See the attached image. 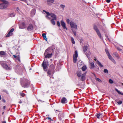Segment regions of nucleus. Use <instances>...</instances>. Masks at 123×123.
Here are the masks:
<instances>
[{"label":"nucleus","mask_w":123,"mask_h":123,"mask_svg":"<svg viewBox=\"0 0 123 123\" xmlns=\"http://www.w3.org/2000/svg\"><path fill=\"white\" fill-rule=\"evenodd\" d=\"M3 3L0 4V9H4L6 8L9 4L8 2L5 0H1Z\"/></svg>","instance_id":"nucleus-1"},{"label":"nucleus","mask_w":123,"mask_h":123,"mask_svg":"<svg viewBox=\"0 0 123 123\" xmlns=\"http://www.w3.org/2000/svg\"><path fill=\"white\" fill-rule=\"evenodd\" d=\"M86 72H85L83 74H82V72L81 71H78L77 74L78 76L79 77H80L81 76V80L82 81L85 80V76L86 74Z\"/></svg>","instance_id":"nucleus-2"},{"label":"nucleus","mask_w":123,"mask_h":123,"mask_svg":"<svg viewBox=\"0 0 123 123\" xmlns=\"http://www.w3.org/2000/svg\"><path fill=\"white\" fill-rule=\"evenodd\" d=\"M0 64L2 67L5 69L6 70H10L11 68L8 66L3 61H0Z\"/></svg>","instance_id":"nucleus-3"},{"label":"nucleus","mask_w":123,"mask_h":123,"mask_svg":"<svg viewBox=\"0 0 123 123\" xmlns=\"http://www.w3.org/2000/svg\"><path fill=\"white\" fill-rule=\"evenodd\" d=\"M42 65L43 69L45 70V69L48 66V62L47 61L44 60L43 62Z\"/></svg>","instance_id":"nucleus-4"},{"label":"nucleus","mask_w":123,"mask_h":123,"mask_svg":"<svg viewBox=\"0 0 123 123\" xmlns=\"http://www.w3.org/2000/svg\"><path fill=\"white\" fill-rule=\"evenodd\" d=\"M78 54L77 51L76 50L75 51L74 54L73 56L74 62V63H75L77 61V58L78 56Z\"/></svg>","instance_id":"nucleus-5"},{"label":"nucleus","mask_w":123,"mask_h":123,"mask_svg":"<svg viewBox=\"0 0 123 123\" xmlns=\"http://www.w3.org/2000/svg\"><path fill=\"white\" fill-rule=\"evenodd\" d=\"M24 70L26 72H28L29 70H31V68H29V66L26 63H25L24 65Z\"/></svg>","instance_id":"nucleus-6"},{"label":"nucleus","mask_w":123,"mask_h":123,"mask_svg":"<svg viewBox=\"0 0 123 123\" xmlns=\"http://www.w3.org/2000/svg\"><path fill=\"white\" fill-rule=\"evenodd\" d=\"M94 29L96 32L98 36L101 38V34L97 27L96 26H94Z\"/></svg>","instance_id":"nucleus-7"},{"label":"nucleus","mask_w":123,"mask_h":123,"mask_svg":"<svg viewBox=\"0 0 123 123\" xmlns=\"http://www.w3.org/2000/svg\"><path fill=\"white\" fill-rule=\"evenodd\" d=\"M70 24L71 28H74L76 29H77V26L72 21L70 23Z\"/></svg>","instance_id":"nucleus-8"},{"label":"nucleus","mask_w":123,"mask_h":123,"mask_svg":"<svg viewBox=\"0 0 123 123\" xmlns=\"http://www.w3.org/2000/svg\"><path fill=\"white\" fill-rule=\"evenodd\" d=\"M87 46H85L83 47V52L85 53L87 56L88 58V55L87 54H86V51H87Z\"/></svg>","instance_id":"nucleus-9"},{"label":"nucleus","mask_w":123,"mask_h":123,"mask_svg":"<svg viewBox=\"0 0 123 123\" xmlns=\"http://www.w3.org/2000/svg\"><path fill=\"white\" fill-rule=\"evenodd\" d=\"M108 56L109 58V59L111 60L114 63H115L116 62L112 57L110 55V54L109 52H108Z\"/></svg>","instance_id":"nucleus-10"},{"label":"nucleus","mask_w":123,"mask_h":123,"mask_svg":"<svg viewBox=\"0 0 123 123\" xmlns=\"http://www.w3.org/2000/svg\"><path fill=\"white\" fill-rule=\"evenodd\" d=\"M33 26L32 25H30L28 26L27 29L28 31H31L33 30Z\"/></svg>","instance_id":"nucleus-11"},{"label":"nucleus","mask_w":123,"mask_h":123,"mask_svg":"<svg viewBox=\"0 0 123 123\" xmlns=\"http://www.w3.org/2000/svg\"><path fill=\"white\" fill-rule=\"evenodd\" d=\"M61 24L64 29H66L67 30V28L66 26V25L64 22L62 20L61 22Z\"/></svg>","instance_id":"nucleus-12"},{"label":"nucleus","mask_w":123,"mask_h":123,"mask_svg":"<svg viewBox=\"0 0 123 123\" xmlns=\"http://www.w3.org/2000/svg\"><path fill=\"white\" fill-rule=\"evenodd\" d=\"M50 16L53 18L52 19L55 20L56 19V16L53 13H51V14Z\"/></svg>","instance_id":"nucleus-13"},{"label":"nucleus","mask_w":123,"mask_h":123,"mask_svg":"<svg viewBox=\"0 0 123 123\" xmlns=\"http://www.w3.org/2000/svg\"><path fill=\"white\" fill-rule=\"evenodd\" d=\"M90 68L91 69L93 68L94 67V63L93 62H91L90 63Z\"/></svg>","instance_id":"nucleus-14"},{"label":"nucleus","mask_w":123,"mask_h":123,"mask_svg":"<svg viewBox=\"0 0 123 123\" xmlns=\"http://www.w3.org/2000/svg\"><path fill=\"white\" fill-rule=\"evenodd\" d=\"M36 10L35 9H33L31 11V14L33 16L35 14Z\"/></svg>","instance_id":"nucleus-15"},{"label":"nucleus","mask_w":123,"mask_h":123,"mask_svg":"<svg viewBox=\"0 0 123 123\" xmlns=\"http://www.w3.org/2000/svg\"><path fill=\"white\" fill-rule=\"evenodd\" d=\"M24 86L25 87H26L28 85L29 82L28 80H25L24 81Z\"/></svg>","instance_id":"nucleus-16"},{"label":"nucleus","mask_w":123,"mask_h":123,"mask_svg":"<svg viewBox=\"0 0 123 123\" xmlns=\"http://www.w3.org/2000/svg\"><path fill=\"white\" fill-rule=\"evenodd\" d=\"M6 54V53L4 51H0V55L1 57H2V55H5Z\"/></svg>","instance_id":"nucleus-17"},{"label":"nucleus","mask_w":123,"mask_h":123,"mask_svg":"<svg viewBox=\"0 0 123 123\" xmlns=\"http://www.w3.org/2000/svg\"><path fill=\"white\" fill-rule=\"evenodd\" d=\"M13 56L14 57L18 60L19 62H20V59L19 56H17L15 55H13Z\"/></svg>","instance_id":"nucleus-18"},{"label":"nucleus","mask_w":123,"mask_h":123,"mask_svg":"<svg viewBox=\"0 0 123 123\" xmlns=\"http://www.w3.org/2000/svg\"><path fill=\"white\" fill-rule=\"evenodd\" d=\"M96 63L101 68L103 67V65L101 64V63L99 62L97 60L96 61Z\"/></svg>","instance_id":"nucleus-19"},{"label":"nucleus","mask_w":123,"mask_h":123,"mask_svg":"<svg viewBox=\"0 0 123 123\" xmlns=\"http://www.w3.org/2000/svg\"><path fill=\"white\" fill-rule=\"evenodd\" d=\"M67 101V99L65 98H63L61 100V102L62 103H65V101Z\"/></svg>","instance_id":"nucleus-20"},{"label":"nucleus","mask_w":123,"mask_h":123,"mask_svg":"<svg viewBox=\"0 0 123 123\" xmlns=\"http://www.w3.org/2000/svg\"><path fill=\"white\" fill-rule=\"evenodd\" d=\"M13 33H11L10 32H9L8 33V34L6 35V37H9L11 36H12V35Z\"/></svg>","instance_id":"nucleus-21"},{"label":"nucleus","mask_w":123,"mask_h":123,"mask_svg":"<svg viewBox=\"0 0 123 123\" xmlns=\"http://www.w3.org/2000/svg\"><path fill=\"white\" fill-rule=\"evenodd\" d=\"M94 76L95 77V79L97 81H98L99 82H102L101 80L100 79L98 78H96V76L95 74H94Z\"/></svg>","instance_id":"nucleus-22"},{"label":"nucleus","mask_w":123,"mask_h":123,"mask_svg":"<svg viewBox=\"0 0 123 123\" xmlns=\"http://www.w3.org/2000/svg\"><path fill=\"white\" fill-rule=\"evenodd\" d=\"M52 55V54H48L45 55V57L46 58H49Z\"/></svg>","instance_id":"nucleus-23"},{"label":"nucleus","mask_w":123,"mask_h":123,"mask_svg":"<svg viewBox=\"0 0 123 123\" xmlns=\"http://www.w3.org/2000/svg\"><path fill=\"white\" fill-rule=\"evenodd\" d=\"M42 36H43L44 39H45L46 41H47V39L46 37V34L45 33L43 34H42Z\"/></svg>","instance_id":"nucleus-24"},{"label":"nucleus","mask_w":123,"mask_h":123,"mask_svg":"<svg viewBox=\"0 0 123 123\" xmlns=\"http://www.w3.org/2000/svg\"><path fill=\"white\" fill-rule=\"evenodd\" d=\"M87 68L86 66L84 65L81 68L82 70L83 71H85Z\"/></svg>","instance_id":"nucleus-25"},{"label":"nucleus","mask_w":123,"mask_h":123,"mask_svg":"<svg viewBox=\"0 0 123 123\" xmlns=\"http://www.w3.org/2000/svg\"><path fill=\"white\" fill-rule=\"evenodd\" d=\"M19 27L20 29H22L23 28V23L19 24Z\"/></svg>","instance_id":"nucleus-26"},{"label":"nucleus","mask_w":123,"mask_h":123,"mask_svg":"<svg viewBox=\"0 0 123 123\" xmlns=\"http://www.w3.org/2000/svg\"><path fill=\"white\" fill-rule=\"evenodd\" d=\"M27 48V46L26 43L25 42V45L24 47V50L25 51L26 50Z\"/></svg>","instance_id":"nucleus-27"},{"label":"nucleus","mask_w":123,"mask_h":123,"mask_svg":"<svg viewBox=\"0 0 123 123\" xmlns=\"http://www.w3.org/2000/svg\"><path fill=\"white\" fill-rule=\"evenodd\" d=\"M115 90L119 94H120L121 95H123V93H121V92L119 91L116 88H115Z\"/></svg>","instance_id":"nucleus-28"},{"label":"nucleus","mask_w":123,"mask_h":123,"mask_svg":"<svg viewBox=\"0 0 123 123\" xmlns=\"http://www.w3.org/2000/svg\"><path fill=\"white\" fill-rule=\"evenodd\" d=\"M54 1V0H48L47 2H48V4L49 5V2H51V3H53Z\"/></svg>","instance_id":"nucleus-29"},{"label":"nucleus","mask_w":123,"mask_h":123,"mask_svg":"<svg viewBox=\"0 0 123 123\" xmlns=\"http://www.w3.org/2000/svg\"><path fill=\"white\" fill-rule=\"evenodd\" d=\"M114 55H115L116 57L118 58L119 59V56H118V54L116 53H113Z\"/></svg>","instance_id":"nucleus-30"},{"label":"nucleus","mask_w":123,"mask_h":123,"mask_svg":"<svg viewBox=\"0 0 123 123\" xmlns=\"http://www.w3.org/2000/svg\"><path fill=\"white\" fill-rule=\"evenodd\" d=\"M104 72L106 74H108V70L106 69H105L104 70Z\"/></svg>","instance_id":"nucleus-31"},{"label":"nucleus","mask_w":123,"mask_h":123,"mask_svg":"<svg viewBox=\"0 0 123 123\" xmlns=\"http://www.w3.org/2000/svg\"><path fill=\"white\" fill-rule=\"evenodd\" d=\"M53 19H51V22L53 25H55V21Z\"/></svg>","instance_id":"nucleus-32"},{"label":"nucleus","mask_w":123,"mask_h":123,"mask_svg":"<svg viewBox=\"0 0 123 123\" xmlns=\"http://www.w3.org/2000/svg\"><path fill=\"white\" fill-rule=\"evenodd\" d=\"M71 38L72 42V43L73 44H75V42L74 41V40L73 38L72 37H71Z\"/></svg>","instance_id":"nucleus-33"},{"label":"nucleus","mask_w":123,"mask_h":123,"mask_svg":"<svg viewBox=\"0 0 123 123\" xmlns=\"http://www.w3.org/2000/svg\"><path fill=\"white\" fill-rule=\"evenodd\" d=\"M109 82L111 84H112L113 83V81L111 79L109 80Z\"/></svg>","instance_id":"nucleus-34"},{"label":"nucleus","mask_w":123,"mask_h":123,"mask_svg":"<svg viewBox=\"0 0 123 123\" xmlns=\"http://www.w3.org/2000/svg\"><path fill=\"white\" fill-rule=\"evenodd\" d=\"M15 14L14 13H12L10 14V16L11 17H14L15 16Z\"/></svg>","instance_id":"nucleus-35"},{"label":"nucleus","mask_w":123,"mask_h":123,"mask_svg":"<svg viewBox=\"0 0 123 123\" xmlns=\"http://www.w3.org/2000/svg\"><path fill=\"white\" fill-rule=\"evenodd\" d=\"M117 103H118V104H121L122 103V102L121 101H120L119 102H117Z\"/></svg>","instance_id":"nucleus-36"},{"label":"nucleus","mask_w":123,"mask_h":123,"mask_svg":"<svg viewBox=\"0 0 123 123\" xmlns=\"http://www.w3.org/2000/svg\"><path fill=\"white\" fill-rule=\"evenodd\" d=\"M14 28H12L10 30V31H9V32L11 33H12V32L14 31Z\"/></svg>","instance_id":"nucleus-37"},{"label":"nucleus","mask_w":123,"mask_h":123,"mask_svg":"<svg viewBox=\"0 0 123 123\" xmlns=\"http://www.w3.org/2000/svg\"><path fill=\"white\" fill-rule=\"evenodd\" d=\"M60 6L61 8H62L63 9H64V7H65V6L64 5H61Z\"/></svg>","instance_id":"nucleus-38"},{"label":"nucleus","mask_w":123,"mask_h":123,"mask_svg":"<svg viewBox=\"0 0 123 123\" xmlns=\"http://www.w3.org/2000/svg\"><path fill=\"white\" fill-rule=\"evenodd\" d=\"M46 14H47V15H48V16H49V15L51 16V13H49V12H46Z\"/></svg>","instance_id":"nucleus-39"},{"label":"nucleus","mask_w":123,"mask_h":123,"mask_svg":"<svg viewBox=\"0 0 123 123\" xmlns=\"http://www.w3.org/2000/svg\"><path fill=\"white\" fill-rule=\"evenodd\" d=\"M57 24L58 26L60 27V22L59 21H58L57 22Z\"/></svg>","instance_id":"nucleus-40"},{"label":"nucleus","mask_w":123,"mask_h":123,"mask_svg":"<svg viewBox=\"0 0 123 123\" xmlns=\"http://www.w3.org/2000/svg\"><path fill=\"white\" fill-rule=\"evenodd\" d=\"M47 73H48V74L49 75H50L51 74H50V71L49 70H48V72H47Z\"/></svg>","instance_id":"nucleus-41"},{"label":"nucleus","mask_w":123,"mask_h":123,"mask_svg":"<svg viewBox=\"0 0 123 123\" xmlns=\"http://www.w3.org/2000/svg\"><path fill=\"white\" fill-rule=\"evenodd\" d=\"M117 49L119 51H121L122 50V49H120L119 48V47H117Z\"/></svg>","instance_id":"nucleus-42"},{"label":"nucleus","mask_w":123,"mask_h":123,"mask_svg":"<svg viewBox=\"0 0 123 123\" xmlns=\"http://www.w3.org/2000/svg\"><path fill=\"white\" fill-rule=\"evenodd\" d=\"M71 30H72L73 32L74 33V34L75 35V36H76V32H75V31H73V29H71Z\"/></svg>","instance_id":"nucleus-43"},{"label":"nucleus","mask_w":123,"mask_h":123,"mask_svg":"<svg viewBox=\"0 0 123 123\" xmlns=\"http://www.w3.org/2000/svg\"><path fill=\"white\" fill-rule=\"evenodd\" d=\"M70 21V20L69 19H67V22L68 24L69 23V22Z\"/></svg>","instance_id":"nucleus-44"},{"label":"nucleus","mask_w":123,"mask_h":123,"mask_svg":"<svg viewBox=\"0 0 123 123\" xmlns=\"http://www.w3.org/2000/svg\"><path fill=\"white\" fill-rule=\"evenodd\" d=\"M100 116V115H99L98 114L97 115V118H99V116Z\"/></svg>","instance_id":"nucleus-45"},{"label":"nucleus","mask_w":123,"mask_h":123,"mask_svg":"<svg viewBox=\"0 0 123 123\" xmlns=\"http://www.w3.org/2000/svg\"><path fill=\"white\" fill-rule=\"evenodd\" d=\"M3 91L5 92L6 93H7V92H8L6 90H3Z\"/></svg>","instance_id":"nucleus-46"},{"label":"nucleus","mask_w":123,"mask_h":123,"mask_svg":"<svg viewBox=\"0 0 123 123\" xmlns=\"http://www.w3.org/2000/svg\"><path fill=\"white\" fill-rule=\"evenodd\" d=\"M29 0H24V1L26 3H27V2Z\"/></svg>","instance_id":"nucleus-47"},{"label":"nucleus","mask_w":123,"mask_h":123,"mask_svg":"<svg viewBox=\"0 0 123 123\" xmlns=\"http://www.w3.org/2000/svg\"><path fill=\"white\" fill-rule=\"evenodd\" d=\"M47 118L48 119H50L51 121H52L53 120L52 119H51V118H50L49 117H48Z\"/></svg>","instance_id":"nucleus-48"},{"label":"nucleus","mask_w":123,"mask_h":123,"mask_svg":"<svg viewBox=\"0 0 123 123\" xmlns=\"http://www.w3.org/2000/svg\"><path fill=\"white\" fill-rule=\"evenodd\" d=\"M106 2L108 3L110 2V0H106Z\"/></svg>","instance_id":"nucleus-49"},{"label":"nucleus","mask_w":123,"mask_h":123,"mask_svg":"<svg viewBox=\"0 0 123 123\" xmlns=\"http://www.w3.org/2000/svg\"><path fill=\"white\" fill-rule=\"evenodd\" d=\"M20 95L22 96V97H23V93H20Z\"/></svg>","instance_id":"nucleus-50"},{"label":"nucleus","mask_w":123,"mask_h":123,"mask_svg":"<svg viewBox=\"0 0 123 123\" xmlns=\"http://www.w3.org/2000/svg\"><path fill=\"white\" fill-rule=\"evenodd\" d=\"M2 101L4 102H5V99H2Z\"/></svg>","instance_id":"nucleus-51"},{"label":"nucleus","mask_w":123,"mask_h":123,"mask_svg":"<svg viewBox=\"0 0 123 123\" xmlns=\"http://www.w3.org/2000/svg\"><path fill=\"white\" fill-rule=\"evenodd\" d=\"M21 85H22V86H23V83H22V81H21Z\"/></svg>","instance_id":"nucleus-52"},{"label":"nucleus","mask_w":123,"mask_h":123,"mask_svg":"<svg viewBox=\"0 0 123 123\" xmlns=\"http://www.w3.org/2000/svg\"><path fill=\"white\" fill-rule=\"evenodd\" d=\"M106 37H107V38L108 39V40L110 41V40L109 39V38L108 37V36L106 35Z\"/></svg>","instance_id":"nucleus-53"},{"label":"nucleus","mask_w":123,"mask_h":123,"mask_svg":"<svg viewBox=\"0 0 123 123\" xmlns=\"http://www.w3.org/2000/svg\"><path fill=\"white\" fill-rule=\"evenodd\" d=\"M22 103V102L21 101H20L19 102V104H21Z\"/></svg>","instance_id":"nucleus-54"},{"label":"nucleus","mask_w":123,"mask_h":123,"mask_svg":"<svg viewBox=\"0 0 123 123\" xmlns=\"http://www.w3.org/2000/svg\"><path fill=\"white\" fill-rule=\"evenodd\" d=\"M105 51L106 53L107 52L108 53V52H109L107 50H105Z\"/></svg>","instance_id":"nucleus-55"},{"label":"nucleus","mask_w":123,"mask_h":123,"mask_svg":"<svg viewBox=\"0 0 123 123\" xmlns=\"http://www.w3.org/2000/svg\"><path fill=\"white\" fill-rule=\"evenodd\" d=\"M2 123H6V121H4L2 122Z\"/></svg>","instance_id":"nucleus-56"},{"label":"nucleus","mask_w":123,"mask_h":123,"mask_svg":"<svg viewBox=\"0 0 123 123\" xmlns=\"http://www.w3.org/2000/svg\"><path fill=\"white\" fill-rule=\"evenodd\" d=\"M98 114L99 115H102V113H99V114Z\"/></svg>","instance_id":"nucleus-57"},{"label":"nucleus","mask_w":123,"mask_h":123,"mask_svg":"<svg viewBox=\"0 0 123 123\" xmlns=\"http://www.w3.org/2000/svg\"><path fill=\"white\" fill-rule=\"evenodd\" d=\"M17 11L18 12V11H19V9H18V8H17Z\"/></svg>","instance_id":"nucleus-58"},{"label":"nucleus","mask_w":123,"mask_h":123,"mask_svg":"<svg viewBox=\"0 0 123 123\" xmlns=\"http://www.w3.org/2000/svg\"><path fill=\"white\" fill-rule=\"evenodd\" d=\"M43 12H45L46 13V12H46V11H45L44 10H43Z\"/></svg>","instance_id":"nucleus-59"},{"label":"nucleus","mask_w":123,"mask_h":123,"mask_svg":"<svg viewBox=\"0 0 123 123\" xmlns=\"http://www.w3.org/2000/svg\"><path fill=\"white\" fill-rule=\"evenodd\" d=\"M6 108V106H3V108L4 109H5Z\"/></svg>","instance_id":"nucleus-60"},{"label":"nucleus","mask_w":123,"mask_h":123,"mask_svg":"<svg viewBox=\"0 0 123 123\" xmlns=\"http://www.w3.org/2000/svg\"><path fill=\"white\" fill-rule=\"evenodd\" d=\"M1 95H0V100H1Z\"/></svg>","instance_id":"nucleus-61"},{"label":"nucleus","mask_w":123,"mask_h":123,"mask_svg":"<svg viewBox=\"0 0 123 123\" xmlns=\"http://www.w3.org/2000/svg\"><path fill=\"white\" fill-rule=\"evenodd\" d=\"M94 60H95V61H96V58H95V59H94Z\"/></svg>","instance_id":"nucleus-62"},{"label":"nucleus","mask_w":123,"mask_h":123,"mask_svg":"<svg viewBox=\"0 0 123 123\" xmlns=\"http://www.w3.org/2000/svg\"><path fill=\"white\" fill-rule=\"evenodd\" d=\"M4 113V112H2V114H3Z\"/></svg>","instance_id":"nucleus-63"},{"label":"nucleus","mask_w":123,"mask_h":123,"mask_svg":"<svg viewBox=\"0 0 123 123\" xmlns=\"http://www.w3.org/2000/svg\"><path fill=\"white\" fill-rule=\"evenodd\" d=\"M25 95V94L24 93V95H23L24 96Z\"/></svg>","instance_id":"nucleus-64"}]
</instances>
